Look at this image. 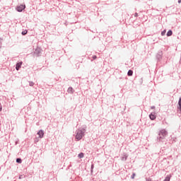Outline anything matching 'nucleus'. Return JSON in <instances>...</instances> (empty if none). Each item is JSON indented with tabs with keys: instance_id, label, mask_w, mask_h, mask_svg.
<instances>
[{
	"instance_id": "obj_4",
	"label": "nucleus",
	"mask_w": 181,
	"mask_h": 181,
	"mask_svg": "<svg viewBox=\"0 0 181 181\" xmlns=\"http://www.w3.org/2000/svg\"><path fill=\"white\" fill-rule=\"evenodd\" d=\"M37 135H39V138H42V137H43V135H45V133L43 132V131L40 130V131L37 132Z\"/></svg>"
},
{
	"instance_id": "obj_9",
	"label": "nucleus",
	"mask_w": 181,
	"mask_h": 181,
	"mask_svg": "<svg viewBox=\"0 0 181 181\" xmlns=\"http://www.w3.org/2000/svg\"><path fill=\"white\" fill-rule=\"evenodd\" d=\"M132 74H134V71H132V70H129L127 75L128 76H132Z\"/></svg>"
},
{
	"instance_id": "obj_7",
	"label": "nucleus",
	"mask_w": 181,
	"mask_h": 181,
	"mask_svg": "<svg viewBox=\"0 0 181 181\" xmlns=\"http://www.w3.org/2000/svg\"><path fill=\"white\" fill-rule=\"evenodd\" d=\"M68 93H69V94H73V93H74V90H73V88H68Z\"/></svg>"
},
{
	"instance_id": "obj_17",
	"label": "nucleus",
	"mask_w": 181,
	"mask_h": 181,
	"mask_svg": "<svg viewBox=\"0 0 181 181\" xmlns=\"http://www.w3.org/2000/svg\"><path fill=\"white\" fill-rule=\"evenodd\" d=\"M134 16L136 18L138 16V13H135Z\"/></svg>"
},
{
	"instance_id": "obj_6",
	"label": "nucleus",
	"mask_w": 181,
	"mask_h": 181,
	"mask_svg": "<svg viewBox=\"0 0 181 181\" xmlns=\"http://www.w3.org/2000/svg\"><path fill=\"white\" fill-rule=\"evenodd\" d=\"M21 66H22V62L17 63L16 66V70H19V69H21Z\"/></svg>"
},
{
	"instance_id": "obj_16",
	"label": "nucleus",
	"mask_w": 181,
	"mask_h": 181,
	"mask_svg": "<svg viewBox=\"0 0 181 181\" xmlns=\"http://www.w3.org/2000/svg\"><path fill=\"white\" fill-rule=\"evenodd\" d=\"M93 60H95V59H97V56H95V55L93 56Z\"/></svg>"
},
{
	"instance_id": "obj_2",
	"label": "nucleus",
	"mask_w": 181,
	"mask_h": 181,
	"mask_svg": "<svg viewBox=\"0 0 181 181\" xmlns=\"http://www.w3.org/2000/svg\"><path fill=\"white\" fill-rule=\"evenodd\" d=\"M167 135H168V132H166V130L165 129L160 130L159 133V139H163L165 136H166Z\"/></svg>"
},
{
	"instance_id": "obj_8",
	"label": "nucleus",
	"mask_w": 181,
	"mask_h": 181,
	"mask_svg": "<svg viewBox=\"0 0 181 181\" xmlns=\"http://www.w3.org/2000/svg\"><path fill=\"white\" fill-rule=\"evenodd\" d=\"M171 175H168L163 181H170Z\"/></svg>"
},
{
	"instance_id": "obj_3",
	"label": "nucleus",
	"mask_w": 181,
	"mask_h": 181,
	"mask_svg": "<svg viewBox=\"0 0 181 181\" xmlns=\"http://www.w3.org/2000/svg\"><path fill=\"white\" fill-rule=\"evenodd\" d=\"M25 8H26V6L22 4V5L17 6L16 10L18 11V12H22L23 11V9H25Z\"/></svg>"
},
{
	"instance_id": "obj_12",
	"label": "nucleus",
	"mask_w": 181,
	"mask_h": 181,
	"mask_svg": "<svg viewBox=\"0 0 181 181\" xmlns=\"http://www.w3.org/2000/svg\"><path fill=\"white\" fill-rule=\"evenodd\" d=\"M16 162H17V163H22V159H21V158H17V159H16Z\"/></svg>"
},
{
	"instance_id": "obj_19",
	"label": "nucleus",
	"mask_w": 181,
	"mask_h": 181,
	"mask_svg": "<svg viewBox=\"0 0 181 181\" xmlns=\"http://www.w3.org/2000/svg\"><path fill=\"white\" fill-rule=\"evenodd\" d=\"M151 108L153 110V108H155V107H152Z\"/></svg>"
},
{
	"instance_id": "obj_18",
	"label": "nucleus",
	"mask_w": 181,
	"mask_h": 181,
	"mask_svg": "<svg viewBox=\"0 0 181 181\" xmlns=\"http://www.w3.org/2000/svg\"><path fill=\"white\" fill-rule=\"evenodd\" d=\"M30 86L31 87L33 86V82L30 83Z\"/></svg>"
},
{
	"instance_id": "obj_10",
	"label": "nucleus",
	"mask_w": 181,
	"mask_h": 181,
	"mask_svg": "<svg viewBox=\"0 0 181 181\" xmlns=\"http://www.w3.org/2000/svg\"><path fill=\"white\" fill-rule=\"evenodd\" d=\"M172 34H173L172 30H170L167 33V36H172Z\"/></svg>"
},
{
	"instance_id": "obj_11",
	"label": "nucleus",
	"mask_w": 181,
	"mask_h": 181,
	"mask_svg": "<svg viewBox=\"0 0 181 181\" xmlns=\"http://www.w3.org/2000/svg\"><path fill=\"white\" fill-rule=\"evenodd\" d=\"M78 158H80V159H81V158H84V153H79Z\"/></svg>"
},
{
	"instance_id": "obj_15",
	"label": "nucleus",
	"mask_w": 181,
	"mask_h": 181,
	"mask_svg": "<svg viewBox=\"0 0 181 181\" xmlns=\"http://www.w3.org/2000/svg\"><path fill=\"white\" fill-rule=\"evenodd\" d=\"M132 179H135V173H133V175L132 176Z\"/></svg>"
},
{
	"instance_id": "obj_1",
	"label": "nucleus",
	"mask_w": 181,
	"mask_h": 181,
	"mask_svg": "<svg viewBox=\"0 0 181 181\" xmlns=\"http://www.w3.org/2000/svg\"><path fill=\"white\" fill-rule=\"evenodd\" d=\"M84 132H86V129L78 130L76 135V139H77V141H80V139H81L83 136H84Z\"/></svg>"
},
{
	"instance_id": "obj_5",
	"label": "nucleus",
	"mask_w": 181,
	"mask_h": 181,
	"mask_svg": "<svg viewBox=\"0 0 181 181\" xmlns=\"http://www.w3.org/2000/svg\"><path fill=\"white\" fill-rule=\"evenodd\" d=\"M149 117H150V119H152V120L156 119V115H155V113H151Z\"/></svg>"
},
{
	"instance_id": "obj_14",
	"label": "nucleus",
	"mask_w": 181,
	"mask_h": 181,
	"mask_svg": "<svg viewBox=\"0 0 181 181\" xmlns=\"http://www.w3.org/2000/svg\"><path fill=\"white\" fill-rule=\"evenodd\" d=\"M165 33H166V31H163L161 33L162 36H165Z\"/></svg>"
},
{
	"instance_id": "obj_13",
	"label": "nucleus",
	"mask_w": 181,
	"mask_h": 181,
	"mask_svg": "<svg viewBox=\"0 0 181 181\" xmlns=\"http://www.w3.org/2000/svg\"><path fill=\"white\" fill-rule=\"evenodd\" d=\"M28 34V30H25L24 31L22 32V35H25Z\"/></svg>"
}]
</instances>
